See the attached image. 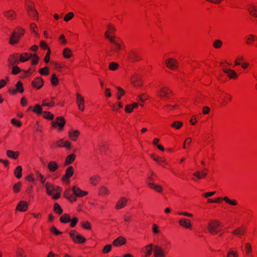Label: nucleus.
I'll return each instance as SVG.
<instances>
[{"instance_id":"obj_1","label":"nucleus","mask_w":257,"mask_h":257,"mask_svg":"<svg viewBox=\"0 0 257 257\" xmlns=\"http://www.w3.org/2000/svg\"><path fill=\"white\" fill-rule=\"evenodd\" d=\"M220 224L219 222L216 220H210L208 224L207 228L209 232L212 234L217 233L220 229L219 227Z\"/></svg>"},{"instance_id":"obj_2","label":"nucleus","mask_w":257,"mask_h":257,"mask_svg":"<svg viewBox=\"0 0 257 257\" xmlns=\"http://www.w3.org/2000/svg\"><path fill=\"white\" fill-rule=\"evenodd\" d=\"M69 235L73 241L76 243H83L85 241V238L81 235L76 233L74 230L71 231Z\"/></svg>"},{"instance_id":"obj_3","label":"nucleus","mask_w":257,"mask_h":257,"mask_svg":"<svg viewBox=\"0 0 257 257\" xmlns=\"http://www.w3.org/2000/svg\"><path fill=\"white\" fill-rule=\"evenodd\" d=\"M20 30L22 31V34L21 35H18L17 32H13L12 36L10 39V44L11 45H14L17 43L19 41V39L23 36L25 30L23 29H20Z\"/></svg>"},{"instance_id":"obj_4","label":"nucleus","mask_w":257,"mask_h":257,"mask_svg":"<svg viewBox=\"0 0 257 257\" xmlns=\"http://www.w3.org/2000/svg\"><path fill=\"white\" fill-rule=\"evenodd\" d=\"M171 90L167 87H163L158 92V95L161 98H169L170 94H172Z\"/></svg>"},{"instance_id":"obj_5","label":"nucleus","mask_w":257,"mask_h":257,"mask_svg":"<svg viewBox=\"0 0 257 257\" xmlns=\"http://www.w3.org/2000/svg\"><path fill=\"white\" fill-rule=\"evenodd\" d=\"M167 67L172 70L177 69L178 67V61L172 58H169L165 61Z\"/></svg>"},{"instance_id":"obj_6","label":"nucleus","mask_w":257,"mask_h":257,"mask_svg":"<svg viewBox=\"0 0 257 257\" xmlns=\"http://www.w3.org/2000/svg\"><path fill=\"white\" fill-rule=\"evenodd\" d=\"M19 57V54L18 53H15L13 55H11L8 60L9 67H12V66L19 63L20 62Z\"/></svg>"},{"instance_id":"obj_7","label":"nucleus","mask_w":257,"mask_h":257,"mask_svg":"<svg viewBox=\"0 0 257 257\" xmlns=\"http://www.w3.org/2000/svg\"><path fill=\"white\" fill-rule=\"evenodd\" d=\"M52 124L53 127H56L57 125H58L59 127V130H62L65 124V120L63 117L59 116L57 117L56 121H53Z\"/></svg>"},{"instance_id":"obj_8","label":"nucleus","mask_w":257,"mask_h":257,"mask_svg":"<svg viewBox=\"0 0 257 257\" xmlns=\"http://www.w3.org/2000/svg\"><path fill=\"white\" fill-rule=\"evenodd\" d=\"M76 103L78 107V108L81 110L84 111V100L83 97L79 93L76 94Z\"/></svg>"},{"instance_id":"obj_9","label":"nucleus","mask_w":257,"mask_h":257,"mask_svg":"<svg viewBox=\"0 0 257 257\" xmlns=\"http://www.w3.org/2000/svg\"><path fill=\"white\" fill-rule=\"evenodd\" d=\"M154 255L155 257H165V252L162 247L158 245L154 247Z\"/></svg>"},{"instance_id":"obj_10","label":"nucleus","mask_w":257,"mask_h":257,"mask_svg":"<svg viewBox=\"0 0 257 257\" xmlns=\"http://www.w3.org/2000/svg\"><path fill=\"white\" fill-rule=\"evenodd\" d=\"M73 193L75 195V197H81L87 194V192L81 190L76 186H74L72 188Z\"/></svg>"},{"instance_id":"obj_11","label":"nucleus","mask_w":257,"mask_h":257,"mask_svg":"<svg viewBox=\"0 0 257 257\" xmlns=\"http://www.w3.org/2000/svg\"><path fill=\"white\" fill-rule=\"evenodd\" d=\"M43 80L41 77H37L32 81L33 87L37 89L41 88L43 86Z\"/></svg>"},{"instance_id":"obj_12","label":"nucleus","mask_w":257,"mask_h":257,"mask_svg":"<svg viewBox=\"0 0 257 257\" xmlns=\"http://www.w3.org/2000/svg\"><path fill=\"white\" fill-rule=\"evenodd\" d=\"M56 145L58 147H65L67 149H70L71 147V143L69 142L65 141L63 139L57 142Z\"/></svg>"},{"instance_id":"obj_13","label":"nucleus","mask_w":257,"mask_h":257,"mask_svg":"<svg viewBox=\"0 0 257 257\" xmlns=\"http://www.w3.org/2000/svg\"><path fill=\"white\" fill-rule=\"evenodd\" d=\"M224 68L222 69L223 71L226 73L229 78L231 79H235L237 77V75L236 73L232 70L230 69L225 68V66H223Z\"/></svg>"},{"instance_id":"obj_14","label":"nucleus","mask_w":257,"mask_h":257,"mask_svg":"<svg viewBox=\"0 0 257 257\" xmlns=\"http://www.w3.org/2000/svg\"><path fill=\"white\" fill-rule=\"evenodd\" d=\"M74 173V169L72 166L68 167L66 170L65 174L63 177V180L66 181L69 179Z\"/></svg>"},{"instance_id":"obj_15","label":"nucleus","mask_w":257,"mask_h":257,"mask_svg":"<svg viewBox=\"0 0 257 257\" xmlns=\"http://www.w3.org/2000/svg\"><path fill=\"white\" fill-rule=\"evenodd\" d=\"M179 223L181 226L186 228L190 229L191 228V222L189 219L182 218L179 220Z\"/></svg>"},{"instance_id":"obj_16","label":"nucleus","mask_w":257,"mask_h":257,"mask_svg":"<svg viewBox=\"0 0 257 257\" xmlns=\"http://www.w3.org/2000/svg\"><path fill=\"white\" fill-rule=\"evenodd\" d=\"M28 209L27 203L24 201H21L18 204L16 209L20 211H26Z\"/></svg>"},{"instance_id":"obj_17","label":"nucleus","mask_w":257,"mask_h":257,"mask_svg":"<svg viewBox=\"0 0 257 257\" xmlns=\"http://www.w3.org/2000/svg\"><path fill=\"white\" fill-rule=\"evenodd\" d=\"M79 132L78 130H70L68 132V136L69 138L73 141L76 140L77 137L79 135Z\"/></svg>"},{"instance_id":"obj_18","label":"nucleus","mask_w":257,"mask_h":257,"mask_svg":"<svg viewBox=\"0 0 257 257\" xmlns=\"http://www.w3.org/2000/svg\"><path fill=\"white\" fill-rule=\"evenodd\" d=\"M45 188L47 193L49 195H53V193L55 190V187L49 182H47L45 183Z\"/></svg>"},{"instance_id":"obj_19","label":"nucleus","mask_w":257,"mask_h":257,"mask_svg":"<svg viewBox=\"0 0 257 257\" xmlns=\"http://www.w3.org/2000/svg\"><path fill=\"white\" fill-rule=\"evenodd\" d=\"M4 16L9 19L13 20L16 17V13L12 10L7 11L4 12Z\"/></svg>"},{"instance_id":"obj_20","label":"nucleus","mask_w":257,"mask_h":257,"mask_svg":"<svg viewBox=\"0 0 257 257\" xmlns=\"http://www.w3.org/2000/svg\"><path fill=\"white\" fill-rule=\"evenodd\" d=\"M148 184L151 188L153 189L156 192L158 193L162 192L163 188L160 185L155 184L153 182H148Z\"/></svg>"},{"instance_id":"obj_21","label":"nucleus","mask_w":257,"mask_h":257,"mask_svg":"<svg viewBox=\"0 0 257 257\" xmlns=\"http://www.w3.org/2000/svg\"><path fill=\"white\" fill-rule=\"evenodd\" d=\"M127 200L124 197H121L120 200L118 201L115 206L117 209H121L124 207L126 204Z\"/></svg>"},{"instance_id":"obj_22","label":"nucleus","mask_w":257,"mask_h":257,"mask_svg":"<svg viewBox=\"0 0 257 257\" xmlns=\"http://www.w3.org/2000/svg\"><path fill=\"white\" fill-rule=\"evenodd\" d=\"M126 240L125 238L122 236H119L117 238L114 240L113 241V244L115 246H119L125 244Z\"/></svg>"},{"instance_id":"obj_23","label":"nucleus","mask_w":257,"mask_h":257,"mask_svg":"<svg viewBox=\"0 0 257 257\" xmlns=\"http://www.w3.org/2000/svg\"><path fill=\"white\" fill-rule=\"evenodd\" d=\"M33 56L32 54L24 53L21 55H19L20 62H24L27 61Z\"/></svg>"},{"instance_id":"obj_24","label":"nucleus","mask_w":257,"mask_h":257,"mask_svg":"<svg viewBox=\"0 0 257 257\" xmlns=\"http://www.w3.org/2000/svg\"><path fill=\"white\" fill-rule=\"evenodd\" d=\"M129 58L133 61H137L141 60L139 54L134 51H131L130 52Z\"/></svg>"},{"instance_id":"obj_25","label":"nucleus","mask_w":257,"mask_h":257,"mask_svg":"<svg viewBox=\"0 0 257 257\" xmlns=\"http://www.w3.org/2000/svg\"><path fill=\"white\" fill-rule=\"evenodd\" d=\"M75 155L74 154H71L68 156L65 160L64 165L68 166L73 163V162L75 160Z\"/></svg>"},{"instance_id":"obj_26","label":"nucleus","mask_w":257,"mask_h":257,"mask_svg":"<svg viewBox=\"0 0 257 257\" xmlns=\"http://www.w3.org/2000/svg\"><path fill=\"white\" fill-rule=\"evenodd\" d=\"M247 10L251 16L257 17V8L255 6L249 5Z\"/></svg>"},{"instance_id":"obj_27","label":"nucleus","mask_w":257,"mask_h":257,"mask_svg":"<svg viewBox=\"0 0 257 257\" xmlns=\"http://www.w3.org/2000/svg\"><path fill=\"white\" fill-rule=\"evenodd\" d=\"M110 42L113 44L114 46V48L113 49V51H118L120 50L121 48V43L117 41H116L114 39H110Z\"/></svg>"},{"instance_id":"obj_28","label":"nucleus","mask_w":257,"mask_h":257,"mask_svg":"<svg viewBox=\"0 0 257 257\" xmlns=\"http://www.w3.org/2000/svg\"><path fill=\"white\" fill-rule=\"evenodd\" d=\"M64 195L65 197L69 199L71 202H74L76 200V198L71 195L70 190H66L64 192Z\"/></svg>"},{"instance_id":"obj_29","label":"nucleus","mask_w":257,"mask_h":257,"mask_svg":"<svg viewBox=\"0 0 257 257\" xmlns=\"http://www.w3.org/2000/svg\"><path fill=\"white\" fill-rule=\"evenodd\" d=\"M48 168L51 172L55 171L58 168L57 164L55 162H50L48 164Z\"/></svg>"},{"instance_id":"obj_30","label":"nucleus","mask_w":257,"mask_h":257,"mask_svg":"<svg viewBox=\"0 0 257 257\" xmlns=\"http://www.w3.org/2000/svg\"><path fill=\"white\" fill-rule=\"evenodd\" d=\"M7 155L10 158L16 159L18 157L19 153L18 152H14L11 150H8L7 151Z\"/></svg>"},{"instance_id":"obj_31","label":"nucleus","mask_w":257,"mask_h":257,"mask_svg":"<svg viewBox=\"0 0 257 257\" xmlns=\"http://www.w3.org/2000/svg\"><path fill=\"white\" fill-rule=\"evenodd\" d=\"M60 220L61 222L66 223L70 222L71 217L68 214L65 213L61 216Z\"/></svg>"},{"instance_id":"obj_32","label":"nucleus","mask_w":257,"mask_h":257,"mask_svg":"<svg viewBox=\"0 0 257 257\" xmlns=\"http://www.w3.org/2000/svg\"><path fill=\"white\" fill-rule=\"evenodd\" d=\"M153 247V244H150L145 247V249L146 250L145 254L146 256L145 257H149L152 252V248Z\"/></svg>"},{"instance_id":"obj_33","label":"nucleus","mask_w":257,"mask_h":257,"mask_svg":"<svg viewBox=\"0 0 257 257\" xmlns=\"http://www.w3.org/2000/svg\"><path fill=\"white\" fill-rule=\"evenodd\" d=\"M16 257H26L25 250L22 248H18L16 250Z\"/></svg>"},{"instance_id":"obj_34","label":"nucleus","mask_w":257,"mask_h":257,"mask_svg":"<svg viewBox=\"0 0 257 257\" xmlns=\"http://www.w3.org/2000/svg\"><path fill=\"white\" fill-rule=\"evenodd\" d=\"M245 249L246 250V253L248 257H252L251 252H252V248L250 243H246L245 244Z\"/></svg>"},{"instance_id":"obj_35","label":"nucleus","mask_w":257,"mask_h":257,"mask_svg":"<svg viewBox=\"0 0 257 257\" xmlns=\"http://www.w3.org/2000/svg\"><path fill=\"white\" fill-rule=\"evenodd\" d=\"M22 167L21 166H19L16 167L14 171V174L15 176L19 179L22 177Z\"/></svg>"},{"instance_id":"obj_36","label":"nucleus","mask_w":257,"mask_h":257,"mask_svg":"<svg viewBox=\"0 0 257 257\" xmlns=\"http://www.w3.org/2000/svg\"><path fill=\"white\" fill-rule=\"evenodd\" d=\"M100 179V177L98 175H96L90 178L89 181L90 183L93 185H96Z\"/></svg>"},{"instance_id":"obj_37","label":"nucleus","mask_w":257,"mask_h":257,"mask_svg":"<svg viewBox=\"0 0 257 257\" xmlns=\"http://www.w3.org/2000/svg\"><path fill=\"white\" fill-rule=\"evenodd\" d=\"M54 210L56 213L59 214H60L63 212V209L58 203H55L54 204Z\"/></svg>"},{"instance_id":"obj_38","label":"nucleus","mask_w":257,"mask_h":257,"mask_svg":"<svg viewBox=\"0 0 257 257\" xmlns=\"http://www.w3.org/2000/svg\"><path fill=\"white\" fill-rule=\"evenodd\" d=\"M72 52L69 48H65L63 52V56L66 58H69L71 56Z\"/></svg>"},{"instance_id":"obj_39","label":"nucleus","mask_w":257,"mask_h":257,"mask_svg":"<svg viewBox=\"0 0 257 257\" xmlns=\"http://www.w3.org/2000/svg\"><path fill=\"white\" fill-rule=\"evenodd\" d=\"M133 79V82L135 86H140L142 85V82L138 76H135Z\"/></svg>"},{"instance_id":"obj_40","label":"nucleus","mask_w":257,"mask_h":257,"mask_svg":"<svg viewBox=\"0 0 257 257\" xmlns=\"http://www.w3.org/2000/svg\"><path fill=\"white\" fill-rule=\"evenodd\" d=\"M36 175L37 179L39 180L42 184H44L45 182L46 178L39 172H37Z\"/></svg>"},{"instance_id":"obj_41","label":"nucleus","mask_w":257,"mask_h":257,"mask_svg":"<svg viewBox=\"0 0 257 257\" xmlns=\"http://www.w3.org/2000/svg\"><path fill=\"white\" fill-rule=\"evenodd\" d=\"M244 229H242L241 228H237L232 232V233H233L235 235L240 236L242 235L244 233Z\"/></svg>"},{"instance_id":"obj_42","label":"nucleus","mask_w":257,"mask_h":257,"mask_svg":"<svg viewBox=\"0 0 257 257\" xmlns=\"http://www.w3.org/2000/svg\"><path fill=\"white\" fill-rule=\"evenodd\" d=\"M119 65L115 62H111L109 65V69L111 71H115L118 68Z\"/></svg>"},{"instance_id":"obj_43","label":"nucleus","mask_w":257,"mask_h":257,"mask_svg":"<svg viewBox=\"0 0 257 257\" xmlns=\"http://www.w3.org/2000/svg\"><path fill=\"white\" fill-rule=\"evenodd\" d=\"M223 200L231 205H236L237 201L235 200H230L227 197H224Z\"/></svg>"},{"instance_id":"obj_44","label":"nucleus","mask_w":257,"mask_h":257,"mask_svg":"<svg viewBox=\"0 0 257 257\" xmlns=\"http://www.w3.org/2000/svg\"><path fill=\"white\" fill-rule=\"evenodd\" d=\"M16 90L20 93H22L24 91L22 83L21 81H18L16 85Z\"/></svg>"},{"instance_id":"obj_45","label":"nucleus","mask_w":257,"mask_h":257,"mask_svg":"<svg viewBox=\"0 0 257 257\" xmlns=\"http://www.w3.org/2000/svg\"><path fill=\"white\" fill-rule=\"evenodd\" d=\"M43 117L46 119L52 120L53 119L54 115L51 112L48 111H44Z\"/></svg>"},{"instance_id":"obj_46","label":"nucleus","mask_w":257,"mask_h":257,"mask_svg":"<svg viewBox=\"0 0 257 257\" xmlns=\"http://www.w3.org/2000/svg\"><path fill=\"white\" fill-rule=\"evenodd\" d=\"M33 111L35 112V113H37V114H41V113H42V108L40 106V105L39 104H36L33 109Z\"/></svg>"},{"instance_id":"obj_47","label":"nucleus","mask_w":257,"mask_h":257,"mask_svg":"<svg viewBox=\"0 0 257 257\" xmlns=\"http://www.w3.org/2000/svg\"><path fill=\"white\" fill-rule=\"evenodd\" d=\"M51 83L53 85H57L58 84V79L55 74H53L51 79Z\"/></svg>"},{"instance_id":"obj_48","label":"nucleus","mask_w":257,"mask_h":257,"mask_svg":"<svg viewBox=\"0 0 257 257\" xmlns=\"http://www.w3.org/2000/svg\"><path fill=\"white\" fill-rule=\"evenodd\" d=\"M182 125L183 123L182 122L176 121L171 124V126L175 127L176 129H179Z\"/></svg>"},{"instance_id":"obj_49","label":"nucleus","mask_w":257,"mask_h":257,"mask_svg":"<svg viewBox=\"0 0 257 257\" xmlns=\"http://www.w3.org/2000/svg\"><path fill=\"white\" fill-rule=\"evenodd\" d=\"M227 257H238L237 252L230 249L228 252Z\"/></svg>"},{"instance_id":"obj_50","label":"nucleus","mask_w":257,"mask_h":257,"mask_svg":"<svg viewBox=\"0 0 257 257\" xmlns=\"http://www.w3.org/2000/svg\"><path fill=\"white\" fill-rule=\"evenodd\" d=\"M21 186V183L20 182L15 184L13 186V190L14 192L17 193L20 190Z\"/></svg>"},{"instance_id":"obj_51","label":"nucleus","mask_w":257,"mask_h":257,"mask_svg":"<svg viewBox=\"0 0 257 257\" xmlns=\"http://www.w3.org/2000/svg\"><path fill=\"white\" fill-rule=\"evenodd\" d=\"M37 28V26L35 23H32L30 25V29H31L32 33H33L36 35V36L37 37L38 36V34L37 32L35 30V29Z\"/></svg>"},{"instance_id":"obj_52","label":"nucleus","mask_w":257,"mask_h":257,"mask_svg":"<svg viewBox=\"0 0 257 257\" xmlns=\"http://www.w3.org/2000/svg\"><path fill=\"white\" fill-rule=\"evenodd\" d=\"M31 57H33L32 64L33 65H36L39 60L38 56L36 54H33V56Z\"/></svg>"},{"instance_id":"obj_53","label":"nucleus","mask_w":257,"mask_h":257,"mask_svg":"<svg viewBox=\"0 0 257 257\" xmlns=\"http://www.w3.org/2000/svg\"><path fill=\"white\" fill-rule=\"evenodd\" d=\"M74 16V14L72 12H70L67 14L64 18V20L66 22H68Z\"/></svg>"},{"instance_id":"obj_54","label":"nucleus","mask_w":257,"mask_h":257,"mask_svg":"<svg viewBox=\"0 0 257 257\" xmlns=\"http://www.w3.org/2000/svg\"><path fill=\"white\" fill-rule=\"evenodd\" d=\"M12 66H13V69H12V73L13 74L16 75L21 71V69L19 67H18L17 66H15V65Z\"/></svg>"},{"instance_id":"obj_55","label":"nucleus","mask_w":257,"mask_h":257,"mask_svg":"<svg viewBox=\"0 0 257 257\" xmlns=\"http://www.w3.org/2000/svg\"><path fill=\"white\" fill-rule=\"evenodd\" d=\"M222 45V42L219 40H216L213 43V46L215 48H219Z\"/></svg>"},{"instance_id":"obj_56","label":"nucleus","mask_w":257,"mask_h":257,"mask_svg":"<svg viewBox=\"0 0 257 257\" xmlns=\"http://www.w3.org/2000/svg\"><path fill=\"white\" fill-rule=\"evenodd\" d=\"M193 176L196 178H192V180L195 181H196V179H201L202 178V177L201 175V172H199V171H197V172H195L193 174Z\"/></svg>"},{"instance_id":"obj_57","label":"nucleus","mask_w":257,"mask_h":257,"mask_svg":"<svg viewBox=\"0 0 257 257\" xmlns=\"http://www.w3.org/2000/svg\"><path fill=\"white\" fill-rule=\"evenodd\" d=\"M108 190L105 187H102L99 190V193L102 195L108 194Z\"/></svg>"},{"instance_id":"obj_58","label":"nucleus","mask_w":257,"mask_h":257,"mask_svg":"<svg viewBox=\"0 0 257 257\" xmlns=\"http://www.w3.org/2000/svg\"><path fill=\"white\" fill-rule=\"evenodd\" d=\"M48 68L45 67L43 68L40 69L39 72L41 75H47L49 74L48 70Z\"/></svg>"},{"instance_id":"obj_59","label":"nucleus","mask_w":257,"mask_h":257,"mask_svg":"<svg viewBox=\"0 0 257 257\" xmlns=\"http://www.w3.org/2000/svg\"><path fill=\"white\" fill-rule=\"evenodd\" d=\"M50 231L56 235L62 234V232L59 231L54 226L51 227Z\"/></svg>"},{"instance_id":"obj_60","label":"nucleus","mask_w":257,"mask_h":257,"mask_svg":"<svg viewBox=\"0 0 257 257\" xmlns=\"http://www.w3.org/2000/svg\"><path fill=\"white\" fill-rule=\"evenodd\" d=\"M71 223L70 226L72 227H74L76 226L77 221H78V218L76 217H73L72 219H71Z\"/></svg>"},{"instance_id":"obj_61","label":"nucleus","mask_w":257,"mask_h":257,"mask_svg":"<svg viewBox=\"0 0 257 257\" xmlns=\"http://www.w3.org/2000/svg\"><path fill=\"white\" fill-rule=\"evenodd\" d=\"M152 231L155 234H158L160 232V231L158 228V226L156 224H153Z\"/></svg>"},{"instance_id":"obj_62","label":"nucleus","mask_w":257,"mask_h":257,"mask_svg":"<svg viewBox=\"0 0 257 257\" xmlns=\"http://www.w3.org/2000/svg\"><path fill=\"white\" fill-rule=\"evenodd\" d=\"M51 51L50 49H48V52L45 57L44 61L45 63H47L49 62L50 60V56Z\"/></svg>"},{"instance_id":"obj_63","label":"nucleus","mask_w":257,"mask_h":257,"mask_svg":"<svg viewBox=\"0 0 257 257\" xmlns=\"http://www.w3.org/2000/svg\"><path fill=\"white\" fill-rule=\"evenodd\" d=\"M148 98V96L145 94H143L141 95L138 96V100L144 102L145 100Z\"/></svg>"},{"instance_id":"obj_64","label":"nucleus","mask_w":257,"mask_h":257,"mask_svg":"<svg viewBox=\"0 0 257 257\" xmlns=\"http://www.w3.org/2000/svg\"><path fill=\"white\" fill-rule=\"evenodd\" d=\"M111 249V245L107 244L104 247V248L103 249V252L104 253H108V252H109L110 251Z\"/></svg>"}]
</instances>
